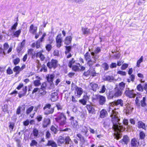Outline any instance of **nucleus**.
Segmentation results:
<instances>
[{
    "label": "nucleus",
    "instance_id": "1",
    "mask_svg": "<svg viewBox=\"0 0 147 147\" xmlns=\"http://www.w3.org/2000/svg\"><path fill=\"white\" fill-rule=\"evenodd\" d=\"M123 104V100L121 99H119L116 101L111 103V105L109 108V110H108V112L110 114V117L113 123V127L115 131L114 134L115 138L117 140L121 137V135L120 132L123 131L124 129L123 127L119 123L120 119L117 111H116L115 110L112 109L111 107L113 106L119 105L122 106Z\"/></svg>",
    "mask_w": 147,
    "mask_h": 147
},
{
    "label": "nucleus",
    "instance_id": "2",
    "mask_svg": "<svg viewBox=\"0 0 147 147\" xmlns=\"http://www.w3.org/2000/svg\"><path fill=\"white\" fill-rule=\"evenodd\" d=\"M84 58L90 67H92L95 63L97 59L96 55L94 52H91L90 54L87 52L84 55Z\"/></svg>",
    "mask_w": 147,
    "mask_h": 147
},
{
    "label": "nucleus",
    "instance_id": "3",
    "mask_svg": "<svg viewBox=\"0 0 147 147\" xmlns=\"http://www.w3.org/2000/svg\"><path fill=\"white\" fill-rule=\"evenodd\" d=\"M66 118L63 113H59L57 114V117L55 118V121L59 123L60 125H65L66 122Z\"/></svg>",
    "mask_w": 147,
    "mask_h": 147
},
{
    "label": "nucleus",
    "instance_id": "4",
    "mask_svg": "<svg viewBox=\"0 0 147 147\" xmlns=\"http://www.w3.org/2000/svg\"><path fill=\"white\" fill-rule=\"evenodd\" d=\"M125 94L126 96L130 98H134L136 95L134 90H130L129 88H127L125 89Z\"/></svg>",
    "mask_w": 147,
    "mask_h": 147
},
{
    "label": "nucleus",
    "instance_id": "5",
    "mask_svg": "<svg viewBox=\"0 0 147 147\" xmlns=\"http://www.w3.org/2000/svg\"><path fill=\"white\" fill-rule=\"evenodd\" d=\"M51 105L50 104H47L43 108L44 111V114L48 115L54 112V109L51 108Z\"/></svg>",
    "mask_w": 147,
    "mask_h": 147
},
{
    "label": "nucleus",
    "instance_id": "6",
    "mask_svg": "<svg viewBox=\"0 0 147 147\" xmlns=\"http://www.w3.org/2000/svg\"><path fill=\"white\" fill-rule=\"evenodd\" d=\"M141 144H140L137 139L134 138L131 141L129 147H142Z\"/></svg>",
    "mask_w": 147,
    "mask_h": 147
},
{
    "label": "nucleus",
    "instance_id": "7",
    "mask_svg": "<svg viewBox=\"0 0 147 147\" xmlns=\"http://www.w3.org/2000/svg\"><path fill=\"white\" fill-rule=\"evenodd\" d=\"M70 120L71 121V125L75 129L78 130L80 128V125L78 124V122L76 120L74 119V117H71L70 118Z\"/></svg>",
    "mask_w": 147,
    "mask_h": 147
},
{
    "label": "nucleus",
    "instance_id": "8",
    "mask_svg": "<svg viewBox=\"0 0 147 147\" xmlns=\"http://www.w3.org/2000/svg\"><path fill=\"white\" fill-rule=\"evenodd\" d=\"M97 74L94 69H90L86 72H84V75L86 76L90 75L94 77L96 76Z\"/></svg>",
    "mask_w": 147,
    "mask_h": 147
},
{
    "label": "nucleus",
    "instance_id": "9",
    "mask_svg": "<svg viewBox=\"0 0 147 147\" xmlns=\"http://www.w3.org/2000/svg\"><path fill=\"white\" fill-rule=\"evenodd\" d=\"M83 93V90L81 88L77 86L76 88L75 94L78 98H80Z\"/></svg>",
    "mask_w": 147,
    "mask_h": 147
},
{
    "label": "nucleus",
    "instance_id": "10",
    "mask_svg": "<svg viewBox=\"0 0 147 147\" xmlns=\"http://www.w3.org/2000/svg\"><path fill=\"white\" fill-rule=\"evenodd\" d=\"M57 61L55 59H52L51 61L47 64V66L50 68L55 67L57 65Z\"/></svg>",
    "mask_w": 147,
    "mask_h": 147
},
{
    "label": "nucleus",
    "instance_id": "11",
    "mask_svg": "<svg viewBox=\"0 0 147 147\" xmlns=\"http://www.w3.org/2000/svg\"><path fill=\"white\" fill-rule=\"evenodd\" d=\"M57 47L60 48L62 46V38L61 37V34L58 35L56 38Z\"/></svg>",
    "mask_w": 147,
    "mask_h": 147
},
{
    "label": "nucleus",
    "instance_id": "12",
    "mask_svg": "<svg viewBox=\"0 0 147 147\" xmlns=\"http://www.w3.org/2000/svg\"><path fill=\"white\" fill-rule=\"evenodd\" d=\"M80 130L84 135L86 136H88V129L87 127L85 126H82L80 127Z\"/></svg>",
    "mask_w": 147,
    "mask_h": 147
},
{
    "label": "nucleus",
    "instance_id": "13",
    "mask_svg": "<svg viewBox=\"0 0 147 147\" xmlns=\"http://www.w3.org/2000/svg\"><path fill=\"white\" fill-rule=\"evenodd\" d=\"M89 87L91 90L94 92H96L97 89L98 88V84L93 82L90 83Z\"/></svg>",
    "mask_w": 147,
    "mask_h": 147
},
{
    "label": "nucleus",
    "instance_id": "14",
    "mask_svg": "<svg viewBox=\"0 0 147 147\" xmlns=\"http://www.w3.org/2000/svg\"><path fill=\"white\" fill-rule=\"evenodd\" d=\"M122 91L120 90L118 88H116L115 89V92L113 95L112 96V98L121 96L122 95Z\"/></svg>",
    "mask_w": 147,
    "mask_h": 147
},
{
    "label": "nucleus",
    "instance_id": "15",
    "mask_svg": "<svg viewBox=\"0 0 147 147\" xmlns=\"http://www.w3.org/2000/svg\"><path fill=\"white\" fill-rule=\"evenodd\" d=\"M77 136L79 138L81 142V145L83 146L84 144L86 143V141L84 137L80 134H78L77 135Z\"/></svg>",
    "mask_w": 147,
    "mask_h": 147
},
{
    "label": "nucleus",
    "instance_id": "16",
    "mask_svg": "<svg viewBox=\"0 0 147 147\" xmlns=\"http://www.w3.org/2000/svg\"><path fill=\"white\" fill-rule=\"evenodd\" d=\"M126 106V107L124 109V111L127 114H129L132 111L133 108L129 104L127 105Z\"/></svg>",
    "mask_w": 147,
    "mask_h": 147
},
{
    "label": "nucleus",
    "instance_id": "17",
    "mask_svg": "<svg viewBox=\"0 0 147 147\" xmlns=\"http://www.w3.org/2000/svg\"><path fill=\"white\" fill-rule=\"evenodd\" d=\"M57 92H53L51 94V100L53 102L56 101L58 98Z\"/></svg>",
    "mask_w": 147,
    "mask_h": 147
},
{
    "label": "nucleus",
    "instance_id": "18",
    "mask_svg": "<svg viewBox=\"0 0 147 147\" xmlns=\"http://www.w3.org/2000/svg\"><path fill=\"white\" fill-rule=\"evenodd\" d=\"M123 144H127L129 141V138L127 136H124L121 140Z\"/></svg>",
    "mask_w": 147,
    "mask_h": 147
},
{
    "label": "nucleus",
    "instance_id": "19",
    "mask_svg": "<svg viewBox=\"0 0 147 147\" xmlns=\"http://www.w3.org/2000/svg\"><path fill=\"white\" fill-rule=\"evenodd\" d=\"M37 30V27H34L33 24H32L30 26L29 32L32 34H36Z\"/></svg>",
    "mask_w": 147,
    "mask_h": 147
},
{
    "label": "nucleus",
    "instance_id": "20",
    "mask_svg": "<svg viewBox=\"0 0 147 147\" xmlns=\"http://www.w3.org/2000/svg\"><path fill=\"white\" fill-rule=\"evenodd\" d=\"M55 76V75L54 74H49L46 76V78L48 82L51 83L53 82Z\"/></svg>",
    "mask_w": 147,
    "mask_h": 147
},
{
    "label": "nucleus",
    "instance_id": "21",
    "mask_svg": "<svg viewBox=\"0 0 147 147\" xmlns=\"http://www.w3.org/2000/svg\"><path fill=\"white\" fill-rule=\"evenodd\" d=\"M50 123V120L49 118H44L43 123V126L44 127H47Z\"/></svg>",
    "mask_w": 147,
    "mask_h": 147
},
{
    "label": "nucleus",
    "instance_id": "22",
    "mask_svg": "<svg viewBox=\"0 0 147 147\" xmlns=\"http://www.w3.org/2000/svg\"><path fill=\"white\" fill-rule=\"evenodd\" d=\"M38 131L36 129H33L32 132L31 134V137L33 136L34 138H36L38 135Z\"/></svg>",
    "mask_w": 147,
    "mask_h": 147
},
{
    "label": "nucleus",
    "instance_id": "23",
    "mask_svg": "<svg viewBox=\"0 0 147 147\" xmlns=\"http://www.w3.org/2000/svg\"><path fill=\"white\" fill-rule=\"evenodd\" d=\"M107 112L105 110L102 109L100 112V117L101 118H103L107 115Z\"/></svg>",
    "mask_w": 147,
    "mask_h": 147
},
{
    "label": "nucleus",
    "instance_id": "24",
    "mask_svg": "<svg viewBox=\"0 0 147 147\" xmlns=\"http://www.w3.org/2000/svg\"><path fill=\"white\" fill-rule=\"evenodd\" d=\"M86 107L89 113L93 114L94 112V109L92 106L87 105Z\"/></svg>",
    "mask_w": 147,
    "mask_h": 147
},
{
    "label": "nucleus",
    "instance_id": "25",
    "mask_svg": "<svg viewBox=\"0 0 147 147\" xmlns=\"http://www.w3.org/2000/svg\"><path fill=\"white\" fill-rule=\"evenodd\" d=\"M48 146H51L52 147H57L56 143L53 140H49L47 144Z\"/></svg>",
    "mask_w": 147,
    "mask_h": 147
},
{
    "label": "nucleus",
    "instance_id": "26",
    "mask_svg": "<svg viewBox=\"0 0 147 147\" xmlns=\"http://www.w3.org/2000/svg\"><path fill=\"white\" fill-rule=\"evenodd\" d=\"M37 57H39L41 61H43L45 59V57L41 52H38L36 55Z\"/></svg>",
    "mask_w": 147,
    "mask_h": 147
},
{
    "label": "nucleus",
    "instance_id": "27",
    "mask_svg": "<svg viewBox=\"0 0 147 147\" xmlns=\"http://www.w3.org/2000/svg\"><path fill=\"white\" fill-rule=\"evenodd\" d=\"M72 38L70 36L66 37L65 39V44L66 45H69L71 42Z\"/></svg>",
    "mask_w": 147,
    "mask_h": 147
},
{
    "label": "nucleus",
    "instance_id": "28",
    "mask_svg": "<svg viewBox=\"0 0 147 147\" xmlns=\"http://www.w3.org/2000/svg\"><path fill=\"white\" fill-rule=\"evenodd\" d=\"M99 103L101 105H103L106 101L105 98L103 96H101L99 98Z\"/></svg>",
    "mask_w": 147,
    "mask_h": 147
},
{
    "label": "nucleus",
    "instance_id": "29",
    "mask_svg": "<svg viewBox=\"0 0 147 147\" xmlns=\"http://www.w3.org/2000/svg\"><path fill=\"white\" fill-rule=\"evenodd\" d=\"M90 30L87 28H82V32L84 34H87L90 33Z\"/></svg>",
    "mask_w": 147,
    "mask_h": 147
},
{
    "label": "nucleus",
    "instance_id": "30",
    "mask_svg": "<svg viewBox=\"0 0 147 147\" xmlns=\"http://www.w3.org/2000/svg\"><path fill=\"white\" fill-rule=\"evenodd\" d=\"M125 83L123 82H122L120 83L119 85V88H118L120 90L122 91L124 88L125 86Z\"/></svg>",
    "mask_w": 147,
    "mask_h": 147
},
{
    "label": "nucleus",
    "instance_id": "31",
    "mask_svg": "<svg viewBox=\"0 0 147 147\" xmlns=\"http://www.w3.org/2000/svg\"><path fill=\"white\" fill-rule=\"evenodd\" d=\"M143 56H141L140 59L138 60L136 63V67H139L140 66V64L143 62Z\"/></svg>",
    "mask_w": 147,
    "mask_h": 147
},
{
    "label": "nucleus",
    "instance_id": "32",
    "mask_svg": "<svg viewBox=\"0 0 147 147\" xmlns=\"http://www.w3.org/2000/svg\"><path fill=\"white\" fill-rule=\"evenodd\" d=\"M138 127L139 128H142L143 129H144L146 127L145 124L143 123L141 121L138 122Z\"/></svg>",
    "mask_w": 147,
    "mask_h": 147
},
{
    "label": "nucleus",
    "instance_id": "33",
    "mask_svg": "<svg viewBox=\"0 0 147 147\" xmlns=\"http://www.w3.org/2000/svg\"><path fill=\"white\" fill-rule=\"evenodd\" d=\"M21 32L20 30H19L17 31L13 32L12 34V35L15 37H18L20 35Z\"/></svg>",
    "mask_w": 147,
    "mask_h": 147
},
{
    "label": "nucleus",
    "instance_id": "34",
    "mask_svg": "<svg viewBox=\"0 0 147 147\" xmlns=\"http://www.w3.org/2000/svg\"><path fill=\"white\" fill-rule=\"evenodd\" d=\"M105 80L111 82L114 80V78L113 76H108L105 78Z\"/></svg>",
    "mask_w": 147,
    "mask_h": 147
},
{
    "label": "nucleus",
    "instance_id": "35",
    "mask_svg": "<svg viewBox=\"0 0 147 147\" xmlns=\"http://www.w3.org/2000/svg\"><path fill=\"white\" fill-rule=\"evenodd\" d=\"M65 142V140L63 137L62 136H60L59 137L58 141L59 144H62L64 143Z\"/></svg>",
    "mask_w": 147,
    "mask_h": 147
},
{
    "label": "nucleus",
    "instance_id": "36",
    "mask_svg": "<svg viewBox=\"0 0 147 147\" xmlns=\"http://www.w3.org/2000/svg\"><path fill=\"white\" fill-rule=\"evenodd\" d=\"M13 71L14 72H16V74H19L21 71L20 67L19 66H16L13 69Z\"/></svg>",
    "mask_w": 147,
    "mask_h": 147
},
{
    "label": "nucleus",
    "instance_id": "37",
    "mask_svg": "<svg viewBox=\"0 0 147 147\" xmlns=\"http://www.w3.org/2000/svg\"><path fill=\"white\" fill-rule=\"evenodd\" d=\"M146 97H143L142 100L141 101V104L142 107H144L146 106Z\"/></svg>",
    "mask_w": 147,
    "mask_h": 147
},
{
    "label": "nucleus",
    "instance_id": "38",
    "mask_svg": "<svg viewBox=\"0 0 147 147\" xmlns=\"http://www.w3.org/2000/svg\"><path fill=\"white\" fill-rule=\"evenodd\" d=\"M9 128L10 131H12L13 130L14 126V123H13L10 122L9 123Z\"/></svg>",
    "mask_w": 147,
    "mask_h": 147
},
{
    "label": "nucleus",
    "instance_id": "39",
    "mask_svg": "<svg viewBox=\"0 0 147 147\" xmlns=\"http://www.w3.org/2000/svg\"><path fill=\"white\" fill-rule=\"evenodd\" d=\"M140 139H144L145 137L144 133L143 131H140L139 134Z\"/></svg>",
    "mask_w": 147,
    "mask_h": 147
},
{
    "label": "nucleus",
    "instance_id": "40",
    "mask_svg": "<svg viewBox=\"0 0 147 147\" xmlns=\"http://www.w3.org/2000/svg\"><path fill=\"white\" fill-rule=\"evenodd\" d=\"M34 107L33 106H31L28 108L26 110V113L27 114H30L31 111L33 110Z\"/></svg>",
    "mask_w": 147,
    "mask_h": 147
},
{
    "label": "nucleus",
    "instance_id": "41",
    "mask_svg": "<svg viewBox=\"0 0 147 147\" xmlns=\"http://www.w3.org/2000/svg\"><path fill=\"white\" fill-rule=\"evenodd\" d=\"M34 84L35 86H38L40 85L41 83L40 80H36L34 81Z\"/></svg>",
    "mask_w": 147,
    "mask_h": 147
},
{
    "label": "nucleus",
    "instance_id": "42",
    "mask_svg": "<svg viewBox=\"0 0 147 147\" xmlns=\"http://www.w3.org/2000/svg\"><path fill=\"white\" fill-rule=\"evenodd\" d=\"M66 51L65 53L66 55H67L70 51L71 47L70 46H66L65 47Z\"/></svg>",
    "mask_w": 147,
    "mask_h": 147
},
{
    "label": "nucleus",
    "instance_id": "43",
    "mask_svg": "<svg viewBox=\"0 0 147 147\" xmlns=\"http://www.w3.org/2000/svg\"><path fill=\"white\" fill-rule=\"evenodd\" d=\"M66 51L65 53L66 55H67L70 51L71 47L70 46H66L65 47Z\"/></svg>",
    "mask_w": 147,
    "mask_h": 147
},
{
    "label": "nucleus",
    "instance_id": "44",
    "mask_svg": "<svg viewBox=\"0 0 147 147\" xmlns=\"http://www.w3.org/2000/svg\"><path fill=\"white\" fill-rule=\"evenodd\" d=\"M106 90L105 85H103L101 88L100 91L99 92L100 93H104Z\"/></svg>",
    "mask_w": 147,
    "mask_h": 147
},
{
    "label": "nucleus",
    "instance_id": "45",
    "mask_svg": "<svg viewBox=\"0 0 147 147\" xmlns=\"http://www.w3.org/2000/svg\"><path fill=\"white\" fill-rule=\"evenodd\" d=\"M37 144V142L35 140H33L31 142L30 144V146H36Z\"/></svg>",
    "mask_w": 147,
    "mask_h": 147
},
{
    "label": "nucleus",
    "instance_id": "46",
    "mask_svg": "<svg viewBox=\"0 0 147 147\" xmlns=\"http://www.w3.org/2000/svg\"><path fill=\"white\" fill-rule=\"evenodd\" d=\"M102 67L105 70H107L109 69V65L107 63H104L102 64Z\"/></svg>",
    "mask_w": 147,
    "mask_h": 147
},
{
    "label": "nucleus",
    "instance_id": "47",
    "mask_svg": "<svg viewBox=\"0 0 147 147\" xmlns=\"http://www.w3.org/2000/svg\"><path fill=\"white\" fill-rule=\"evenodd\" d=\"M128 66V65L127 64L124 63L122 65L121 68L122 70H125L127 68Z\"/></svg>",
    "mask_w": 147,
    "mask_h": 147
},
{
    "label": "nucleus",
    "instance_id": "48",
    "mask_svg": "<svg viewBox=\"0 0 147 147\" xmlns=\"http://www.w3.org/2000/svg\"><path fill=\"white\" fill-rule=\"evenodd\" d=\"M20 61V59L19 58H17L13 60V62L15 65L18 64Z\"/></svg>",
    "mask_w": 147,
    "mask_h": 147
},
{
    "label": "nucleus",
    "instance_id": "49",
    "mask_svg": "<svg viewBox=\"0 0 147 147\" xmlns=\"http://www.w3.org/2000/svg\"><path fill=\"white\" fill-rule=\"evenodd\" d=\"M137 88L139 91L142 92L143 90V88L141 84L138 85L137 87Z\"/></svg>",
    "mask_w": 147,
    "mask_h": 147
},
{
    "label": "nucleus",
    "instance_id": "50",
    "mask_svg": "<svg viewBox=\"0 0 147 147\" xmlns=\"http://www.w3.org/2000/svg\"><path fill=\"white\" fill-rule=\"evenodd\" d=\"M41 42L40 39H39L36 42V48H38L40 47V42Z\"/></svg>",
    "mask_w": 147,
    "mask_h": 147
},
{
    "label": "nucleus",
    "instance_id": "51",
    "mask_svg": "<svg viewBox=\"0 0 147 147\" xmlns=\"http://www.w3.org/2000/svg\"><path fill=\"white\" fill-rule=\"evenodd\" d=\"M46 48L47 50V51L48 52H49L52 49V46L51 44H47L46 46Z\"/></svg>",
    "mask_w": 147,
    "mask_h": 147
},
{
    "label": "nucleus",
    "instance_id": "52",
    "mask_svg": "<svg viewBox=\"0 0 147 147\" xmlns=\"http://www.w3.org/2000/svg\"><path fill=\"white\" fill-rule=\"evenodd\" d=\"M139 102V100L138 99V97H137L135 100L136 105L138 107H139L140 106V104Z\"/></svg>",
    "mask_w": 147,
    "mask_h": 147
},
{
    "label": "nucleus",
    "instance_id": "53",
    "mask_svg": "<svg viewBox=\"0 0 147 147\" xmlns=\"http://www.w3.org/2000/svg\"><path fill=\"white\" fill-rule=\"evenodd\" d=\"M75 61L74 60V59L72 58L71 60L69 62L68 64V66L70 67H71L72 65L74 63Z\"/></svg>",
    "mask_w": 147,
    "mask_h": 147
},
{
    "label": "nucleus",
    "instance_id": "54",
    "mask_svg": "<svg viewBox=\"0 0 147 147\" xmlns=\"http://www.w3.org/2000/svg\"><path fill=\"white\" fill-rule=\"evenodd\" d=\"M7 74L10 75L12 74L13 72L12 70L10 67H9L7 69Z\"/></svg>",
    "mask_w": 147,
    "mask_h": 147
},
{
    "label": "nucleus",
    "instance_id": "55",
    "mask_svg": "<svg viewBox=\"0 0 147 147\" xmlns=\"http://www.w3.org/2000/svg\"><path fill=\"white\" fill-rule=\"evenodd\" d=\"M51 131L53 132L55 134H56L57 132V130L56 128L53 126L51 127Z\"/></svg>",
    "mask_w": 147,
    "mask_h": 147
},
{
    "label": "nucleus",
    "instance_id": "56",
    "mask_svg": "<svg viewBox=\"0 0 147 147\" xmlns=\"http://www.w3.org/2000/svg\"><path fill=\"white\" fill-rule=\"evenodd\" d=\"M117 74H120L121 76H124L126 75V72L125 71H119L117 72Z\"/></svg>",
    "mask_w": 147,
    "mask_h": 147
},
{
    "label": "nucleus",
    "instance_id": "57",
    "mask_svg": "<svg viewBox=\"0 0 147 147\" xmlns=\"http://www.w3.org/2000/svg\"><path fill=\"white\" fill-rule=\"evenodd\" d=\"M100 51L101 50L100 48L97 47L94 53V54L95 55V54H97L100 52Z\"/></svg>",
    "mask_w": 147,
    "mask_h": 147
},
{
    "label": "nucleus",
    "instance_id": "58",
    "mask_svg": "<svg viewBox=\"0 0 147 147\" xmlns=\"http://www.w3.org/2000/svg\"><path fill=\"white\" fill-rule=\"evenodd\" d=\"M53 54L54 56H58L59 55V51L57 50H55L53 53Z\"/></svg>",
    "mask_w": 147,
    "mask_h": 147
},
{
    "label": "nucleus",
    "instance_id": "59",
    "mask_svg": "<svg viewBox=\"0 0 147 147\" xmlns=\"http://www.w3.org/2000/svg\"><path fill=\"white\" fill-rule=\"evenodd\" d=\"M101 96V95H94L93 97H92L93 99L96 100L99 99L100 97Z\"/></svg>",
    "mask_w": 147,
    "mask_h": 147
},
{
    "label": "nucleus",
    "instance_id": "60",
    "mask_svg": "<svg viewBox=\"0 0 147 147\" xmlns=\"http://www.w3.org/2000/svg\"><path fill=\"white\" fill-rule=\"evenodd\" d=\"M74 2L76 3H78L79 4H82L83 2H84L85 0H73Z\"/></svg>",
    "mask_w": 147,
    "mask_h": 147
},
{
    "label": "nucleus",
    "instance_id": "61",
    "mask_svg": "<svg viewBox=\"0 0 147 147\" xmlns=\"http://www.w3.org/2000/svg\"><path fill=\"white\" fill-rule=\"evenodd\" d=\"M79 102L83 105H85L86 103V101L84 99H82L79 100Z\"/></svg>",
    "mask_w": 147,
    "mask_h": 147
},
{
    "label": "nucleus",
    "instance_id": "62",
    "mask_svg": "<svg viewBox=\"0 0 147 147\" xmlns=\"http://www.w3.org/2000/svg\"><path fill=\"white\" fill-rule=\"evenodd\" d=\"M23 47L20 45L17 48V52L18 53H19L20 51L22 50Z\"/></svg>",
    "mask_w": 147,
    "mask_h": 147
},
{
    "label": "nucleus",
    "instance_id": "63",
    "mask_svg": "<svg viewBox=\"0 0 147 147\" xmlns=\"http://www.w3.org/2000/svg\"><path fill=\"white\" fill-rule=\"evenodd\" d=\"M39 92L40 94H41L42 95H44L46 94V92L45 90L41 89V90L39 91Z\"/></svg>",
    "mask_w": 147,
    "mask_h": 147
},
{
    "label": "nucleus",
    "instance_id": "64",
    "mask_svg": "<svg viewBox=\"0 0 147 147\" xmlns=\"http://www.w3.org/2000/svg\"><path fill=\"white\" fill-rule=\"evenodd\" d=\"M72 69L75 71H77L79 69V67L78 66L74 65L72 67Z\"/></svg>",
    "mask_w": 147,
    "mask_h": 147
}]
</instances>
